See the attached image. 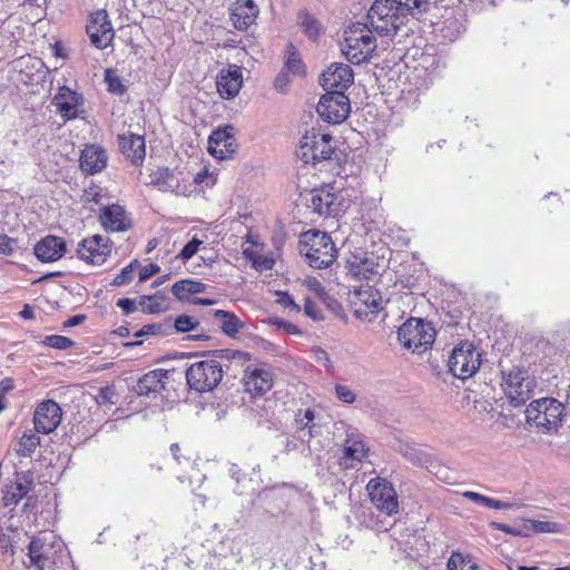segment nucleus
I'll list each match as a JSON object with an SVG mask.
<instances>
[{
  "mask_svg": "<svg viewBox=\"0 0 570 570\" xmlns=\"http://www.w3.org/2000/svg\"><path fill=\"white\" fill-rule=\"evenodd\" d=\"M167 379L168 372L166 370L149 371L137 381L134 391L139 396L156 399L165 390Z\"/></svg>",
  "mask_w": 570,
  "mask_h": 570,
  "instance_id": "20",
  "label": "nucleus"
},
{
  "mask_svg": "<svg viewBox=\"0 0 570 570\" xmlns=\"http://www.w3.org/2000/svg\"><path fill=\"white\" fill-rule=\"evenodd\" d=\"M105 81L108 85V90L116 95H122L126 91V86L122 80L112 70L107 69L105 71Z\"/></svg>",
  "mask_w": 570,
  "mask_h": 570,
  "instance_id": "47",
  "label": "nucleus"
},
{
  "mask_svg": "<svg viewBox=\"0 0 570 570\" xmlns=\"http://www.w3.org/2000/svg\"><path fill=\"white\" fill-rule=\"evenodd\" d=\"M402 454L416 466H423L429 462L428 454L414 446L405 445L402 449Z\"/></svg>",
  "mask_w": 570,
  "mask_h": 570,
  "instance_id": "42",
  "label": "nucleus"
},
{
  "mask_svg": "<svg viewBox=\"0 0 570 570\" xmlns=\"http://www.w3.org/2000/svg\"><path fill=\"white\" fill-rule=\"evenodd\" d=\"M277 303L284 307L289 308L291 311H294V312L301 311L299 305L295 303L292 295H289L287 292H277Z\"/></svg>",
  "mask_w": 570,
  "mask_h": 570,
  "instance_id": "58",
  "label": "nucleus"
},
{
  "mask_svg": "<svg viewBox=\"0 0 570 570\" xmlns=\"http://www.w3.org/2000/svg\"><path fill=\"white\" fill-rule=\"evenodd\" d=\"M117 306L120 307L122 312L127 315L135 312L136 309L135 301L130 298H119L117 302Z\"/></svg>",
  "mask_w": 570,
  "mask_h": 570,
  "instance_id": "64",
  "label": "nucleus"
},
{
  "mask_svg": "<svg viewBox=\"0 0 570 570\" xmlns=\"http://www.w3.org/2000/svg\"><path fill=\"white\" fill-rule=\"evenodd\" d=\"M33 483V476L30 472H20L17 473V479L14 483V490L18 491V495L26 497Z\"/></svg>",
  "mask_w": 570,
  "mask_h": 570,
  "instance_id": "46",
  "label": "nucleus"
},
{
  "mask_svg": "<svg viewBox=\"0 0 570 570\" xmlns=\"http://www.w3.org/2000/svg\"><path fill=\"white\" fill-rule=\"evenodd\" d=\"M368 449L360 436L348 435L343 448L341 464L345 468H354L356 463L363 461Z\"/></svg>",
  "mask_w": 570,
  "mask_h": 570,
  "instance_id": "28",
  "label": "nucleus"
},
{
  "mask_svg": "<svg viewBox=\"0 0 570 570\" xmlns=\"http://www.w3.org/2000/svg\"><path fill=\"white\" fill-rule=\"evenodd\" d=\"M228 471H229V475L232 476V479H234L236 482V488L234 491L237 494H243L248 489L247 483L252 482L253 479L252 478L248 479L247 475L235 463L230 464Z\"/></svg>",
  "mask_w": 570,
  "mask_h": 570,
  "instance_id": "40",
  "label": "nucleus"
},
{
  "mask_svg": "<svg viewBox=\"0 0 570 570\" xmlns=\"http://www.w3.org/2000/svg\"><path fill=\"white\" fill-rule=\"evenodd\" d=\"M335 394L340 401L347 404L353 403L356 399L354 392L346 385L337 384L335 386Z\"/></svg>",
  "mask_w": 570,
  "mask_h": 570,
  "instance_id": "56",
  "label": "nucleus"
},
{
  "mask_svg": "<svg viewBox=\"0 0 570 570\" xmlns=\"http://www.w3.org/2000/svg\"><path fill=\"white\" fill-rule=\"evenodd\" d=\"M566 405L554 397L532 401L525 409V421L543 433L557 432L562 425Z\"/></svg>",
  "mask_w": 570,
  "mask_h": 570,
  "instance_id": "2",
  "label": "nucleus"
},
{
  "mask_svg": "<svg viewBox=\"0 0 570 570\" xmlns=\"http://www.w3.org/2000/svg\"><path fill=\"white\" fill-rule=\"evenodd\" d=\"M189 180H150V186L160 190V191H171L176 195L189 196L194 189H196L197 183H203L204 180H191L189 187L187 184Z\"/></svg>",
  "mask_w": 570,
  "mask_h": 570,
  "instance_id": "29",
  "label": "nucleus"
},
{
  "mask_svg": "<svg viewBox=\"0 0 570 570\" xmlns=\"http://www.w3.org/2000/svg\"><path fill=\"white\" fill-rule=\"evenodd\" d=\"M23 497L18 495V491L14 487H10L3 494V503L6 507H14Z\"/></svg>",
  "mask_w": 570,
  "mask_h": 570,
  "instance_id": "61",
  "label": "nucleus"
},
{
  "mask_svg": "<svg viewBox=\"0 0 570 570\" xmlns=\"http://www.w3.org/2000/svg\"><path fill=\"white\" fill-rule=\"evenodd\" d=\"M533 533H557L560 532V525L556 522L550 521H538L532 520L530 524Z\"/></svg>",
  "mask_w": 570,
  "mask_h": 570,
  "instance_id": "53",
  "label": "nucleus"
},
{
  "mask_svg": "<svg viewBox=\"0 0 570 570\" xmlns=\"http://www.w3.org/2000/svg\"><path fill=\"white\" fill-rule=\"evenodd\" d=\"M406 19L396 0H375L367 11L365 24L380 36H394Z\"/></svg>",
  "mask_w": 570,
  "mask_h": 570,
  "instance_id": "5",
  "label": "nucleus"
},
{
  "mask_svg": "<svg viewBox=\"0 0 570 570\" xmlns=\"http://www.w3.org/2000/svg\"><path fill=\"white\" fill-rule=\"evenodd\" d=\"M110 198L108 190L92 180H90L88 186L82 188V193L80 195V202L83 204H101L105 199Z\"/></svg>",
  "mask_w": 570,
  "mask_h": 570,
  "instance_id": "35",
  "label": "nucleus"
},
{
  "mask_svg": "<svg viewBox=\"0 0 570 570\" xmlns=\"http://www.w3.org/2000/svg\"><path fill=\"white\" fill-rule=\"evenodd\" d=\"M118 145L121 154L132 164L141 163L146 155L145 139L140 135L124 134L118 136Z\"/></svg>",
  "mask_w": 570,
  "mask_h": 570,
  "instance_id": "27",
  "label": "nucleus"
},
{
  "mask_svg": "<svg viewBox=\"0 0 570 570\" xmlns=\"http://www.w3.org/2000/svg\"><path fill=\"white\" fill-rule=\"evenodd\" d=\"M243 382L246 392L253 396H261L273 387V373L266 365L254 368L247 367Z\"/></svg>",
  "mask_w": 570,
  "mask_h": 570,
  "instance_id": "19",
  "label": "nucleus"
},
{
  "mask_svg": "<svg viewBox=\"0 0 570 570\" xmlns=\"http://www.w3.org/2000/svg\"><path fill=\"white\" fill-rule=\"evenodd\" d=\"M214 317L218 321L222 332L229 337H235L243 327V322L232 312L216 309Z\"/></svg>",
  "mask_w": 570,
  "mask_h": 570,
  "instance_id": "31",
  "label": "nucleus"
},
{
  "mask_svg": "<svg viewBox=\"0 0 570 570\" xmlns=\"http://www.w3.org/2000/svg\"><path fill=\"white\" fill-rule=\"evenodd\" d=\"M106 150L96 145L87 146L80 156V168L87 175H97L107 166Z\"/></svg>",
  "mask_w": 570,
  "mask_h": 570,
  "instance_id": "26",
  "label": "nucleus"
},
{
  "mask_svg": "<svg viewBox=\"0 0 570 570\" xmlns=\"http://www.w3.org/2000/svg\"><path fill=\"white\" fill-rule=\"evenodd\" d=\"M449 570H480L479 566L473 562L470 558H465L463 554L455 552L452 553L448 561Z\"/></svg>",
  "mask_w": 570,
  "mask_h": 570,
  "instance_id": "39",
  "label": "nucleus"
},
{
  "mask_svg": "<svg viewBox=\"0 0 570 570\" xmlns=\"http://www.w3.org/2000/svg\"><path fill=\"white\" fill-rule=\"evenodd\" d=\"M37 433L28 430L19 438L14 445V451L19 456L31 458L40 444V436Z\"/></svg>",
  "mask_w": 570,
  "mask_h": 570,
  "instance_id": "34",
  "label": "nucleus"
},
{
  "mask_svg": "<svg viewBox=\"0 0 570 570\" xmlns=\"http://www.w3.org/2000/svg\"><path fill=\"white\" fill-rule=\"evenodd\" d=\"M33 253L42 263L59 261L66 253V242L61 237L48 235L35 245Z\"/></svg>",
  "mask_w": 570,
  "mask_h": 570,
  "instance_id": "22",
  "label": "nucleus"
},
{
  "mask_svg": "<svg viewBox=\"0 0 570 570\" xmlns=\"http://www.w3.org/2000/svg\"><path fill=\"white\" fill-rule=\"evenodd\" d=\"M312 421H315V413L313 410L311 409H306V410H298L297 413L295 414V426H296V431H295V438L297 439L298 436V432H303L305 431L309 424H312Z\"/></svg>",
  "mask_w": 570,
  "mask_h": 570,
  "instance_id": "43",
  "label": "nucleus"
},
{
  "mask_svg": "<svg viewBox=\"0 0 570 570\" xmlns=\"http://www.w3.org/2000/svg\"><path fill=\"white\" fill-rule=\"evenodd\" d=\"M489 527L493 530H500L514 537H518V534H523L522 532L518 531V525H509L505 523L492 521L489 523Z\"/></svg>",
  "mask_w": 570,
  "mask_h": 570,
  "instance_id": "62",
  "label": "nucleus"
},
{
  "mask_svg": "<svg viewBox=\"0 0 570 570\" xmlns=\"http://www.w3.org/2000/svg\"><path fill=\"white\" fill-rule=\"evenodd\" d=\"M332 140L330 134L313 127L301 137L296 155L306 165L330 167L332 155L335 153Z\"/></svg>",
  "mask_w": 570,
  "mask_h": 570,
  "instance_id": "3",
  "label": "nucleus"
},
{
  "mask_svg": "<svg viewBox=\"0 0 570 570\" xmlns=\"http://www.w3.org/2000/svg\"><path fill=\"white\" fill-rule=\"evenodd\" d=\"M354 316L364 322H372L383 311V298L376 288L362 285L351 295Z\"/></svg>",
  "mask_w": 570,
  "mask_h": 570,
  "instance_id": "10",
  "label": "nucleus"
},
{
  "mask_svg": "<svg viewBox=\"0 0 570 570\" xmlns=\"http://www.w3.org/2000/svg\"><path fill=\"white\" fill-rule=\"evenodd\" d=\"M138 267V261H132L130 264L125 266L119 274L115 276L111 282L112 286H122L129 284L134 278L135 269Z\"/></svg>",
  "mask_w": 570,
  "mask_h": 570,
  "instance_id": "45",
  "label": "nucleus"
},
{
  "mask_svg": "<svg viewBox=\"0 0 570 570\" xmlns=\"http://www.w3.org/2000/svg\"><path fill=\"white\" fill-rule=\"evenodd\" d=\"M50 550H45V553L41 554L39 562H37L36 568L38 570H53L55 567L61 562L62 553L65 551L63 544L58 543H49Z\"/></svg>",
  "mask_w": 570,
  "mask_h": 570,
  "instance_id": "33",
  "label": "nucleus"
},
{
  "mask_svg": "<svg viewBox=\"0 0 570 570\" xmlns=\"http://www.w3.org/2000/svg\"><path fill=\"white\" fill-rule=\"evenodd\" d=\"M350 273L357 277H366V273L372 271V267L367 259L354 257L353 261H348Z\"/></svg>",
  "mask_w": 570,
  "mask_h": 570,
  "instance_id": "48",
  "label": "nucleus"
},
{
  "mask_svg": "<svg viewBox=\"0 0 570 570\" xmlns=\"http://www.w3.org/2000/svg\"><path fill=\"white\" fill-rule=\"evenodd\" d=\"M164 302L165 296L164 295H153V296H142L141 298V305L142 309L145 312L155 314L164 311Z\"/></svg>",
  "mask_w": 570,
  "mask_h": 570,
  "instance_id": "44",
  "label": "nucleus"
},
{
  "mask_svg": "<svg viewBox=\"0 0 570 570\" xmlns=\"http://www.w3.org/2000/svg\"><path fill=\"white\" fill-rule=\"evenodd\" d=\"M43 343L56 350H67L73 345V342L69 337L62 335L46 336Z\"/></svg>",
  "mask_w": 570,
  "mask_h": 570,
  "instance_id": "52",
  "label": "nucleus"
},
{
  "mask_svg": "<svg viewBox=\"0 0 570 570\" xmlns=\"http://www.w3.org/2000/svg\"><path fill=\"white\" fill-rule=\"evenodd\" d=\"M81 101V96L66 86L60 87L57 95L52 98V105L59 115L68 120L78 116V107Z\"/></svg>",
  "mask_w": 570,
  "mask_h": 570,
  "instance_id": "24",
  "label": "nucleus"
},
{
  "mask_svg": "<svg viewBox=\"0 0 570 570\" xmlns=\"http://www.w3.org/2000/svg\"><path fill=\"white\" fill-rule=\"evenodd\" d=\"M203 244V240L194 236L191 240H189L180 250L178 254V257L183 261L190 259L199 249L200 245Z\"/></svg>",
  "mask_w": 570,
  "mask_h": 570,
  "instance_id": "54",
  "label": "nucleus"
},
{
  "mask_svg": "<svg viewBox=\"0 0 570 570\" xmlns=\"http://www.w3.org/2000/svg\"><path fill=\"white\" fill-rule=\"evenodd\" d=\"M159 271H160V267L154 263L144 266L139 271V282H145V281L149 279L151 276L157 274Z\"/></svg>",
  "mask_w": 570,
  "mask_h": 570,
  "instance_id": "63",
  "label": "nucleus"
},
{
  "mask_svg": "<svg viewBox=\"0 0 570 570\" xmlns=\"http://www.w3.org/2000/svg\"><path fill=\"white\" fill-rule=\"evenodd\" d=\"M116 391L114 385H106L98 390V393L95 396L97 404L107 405L115 404Z\"/></svg>",
  "mask_w": 570,
  "mask_h": 570,
  "instance_id": "51",
  "label": "nucleus"
},
{
  "mask_svg": "<svg viewBox=\"0 0 570 570\" xmlns=\"http://www.w3.org/2000/svg\"><path fill=\"white\" fill-rule=\"evenodd\" d=\"M210 358L216 360H225V361H238L239 363H244L249 360L248 353L238 351V350H232V348H225V350H215L209 352Z\"/></svg>",
  "mask_w": 570,
  "mask_h": 570,
  "instance_id": "38",
  "label": "nucleus"
},
{
  "mask_svg": "<svg viewBox=\"0 0 570 570\" xmlns=\"http://www.w3.org/2000/svg\"><path fill=\"white\" fill-rule=\"evenodd\" d=\"M399 4V9L404 12L407 17L409 14L414 16L416 13H421L426 10L428 0H396Z\"/></svg>",
  "mask_w": 570,
  "mask_h": 570,
  "instance_id": "41",
  "label": "nucleus"
},
{
  "mask_svg": "<svg viewBox=\"0 0 570 570\" xmlns=\"http://www.w3.org/2000/svg\"><path fill=\"white\" fill-rule=\"evenodd\" d=\"M299 253L305 256L313 268H326L336 257V248L332 237L321 230L312 229L304 233L299 239Z\"/></svg>",
  "mask_w": 570,
  "mask_h": 570,
  "instance_id": "4",
  "label": "nucleus"
},
{
  "mask_svg": "<svg viewBox=\"0 0 570 570\" xmlns=\"http://www.w3.org/2000/svg\"><path fill=\"white\" fill-rule=\"evenodd\" d=\"M258 7L253 0H236L230 11V20L237 30H246L257 18Z\"/></svg>",
  "mask_w": 570,
  "mask_h": 570,
  "instance_id": "25",
  "label": "nucleus"
},
{
  "mask_svg": "<svg viewBox=\"0 0 570 570\" xmlns=\"http://www.w3.org/2000/svg\"><path fill=\"white\" fill-rule=\"evenodd\" d=\"M223 376V364L210 357L190 364L186 371L188 386L198 393L213 391L220 383Z\"/></svg>",
  "mask_w": 570,
  "mask_h": 570,
  "instance_id": "7",
  "label": "nucleus"
},
{
  "mask_svg": "<svg viewBox=\"0 0 570 570\" xmlns=\"http://www.w3.org/2000/svg\"><path fill=\"white\" fill-rule=\"evenodd\" d=\"M292 73L282 69L274 81V87L279 92H285L289 82L292 81Z\"/></svg>",
  "mask_w": 570,
  "mask_h": 570,
  "instance_id": "57",
  "label": "nucleus"
},
{
  "mask_svg": "<svg viewBox=\"0 0 570 570\" xmlns=\"http://www.w3.org/2000/svg\"><path fill=\"white\" fill-rule=\"evenodd\" d=\"M99 220L107 232L119 233L131 228L130 214L119 204L104 206L100 209Z\"/></svg>",
  "mask_w": 570,
  "mask_h": 570,
  "instance_id": "18",
  "label": "nucleus"
},
{
  "mask_svg": "<svg viewBox=\"0 0 570 570\" xmlns=\"http://www.w3.org/2000/svg\"><path fill=\"white\" fill-rule=\"evenodd\" d=\"M304 313L314 321L323 318V314L318 305L309 298L305 299Z\"/></svg>",
  "mask_w": 570,
  "mask_h": 570,
  "instance_id": "59",
  "label": "nucleus"
},
{
  "mask_svg": "<svg viewBox=\"0 0 570 570\" xmlns=\"http://www.w3.org/2000/svg\"><path fill=\"white\" fill-rule=\"evenodd\" d=\"M318 434L320 426L315 423V421H312V424H309L305 431L298 432L297 439L303 443H309V441Z\"/></svg>",
  "mask_w": 570,
  "mask_h": 570,
  "instance_id": "60",
  "label": "nucleus"
},
{
  "mask_svg": "<svg viewBox=\"0 0 570 570\" xmlns=\"http://www.w3.org/2000/svg\"><path fill=\"white\" fill-rule=\"evenodd\" d=\"M62 411L59 404L52 400H46L38 404L33 414L35 430L38 433L50 434L60 424Z\"/></svg>",
  "mask_w": 570,
  "mask_h": 570,
  "instance_id": "15",
  "label": "nucleus"
},
{
  "mask_svg": "<svg viewBox=\"0 0 570 570\" xmlns=\"http://www.w3.org/2000/svg\"><path fill=\"white\" fill-rule=\"evenodd\" d=\"M234 128L226 126L212 132L208 138V151L216 158L226 159L235 151Z\"/></svg>",
  "mask_w": 570,
  "mask_h": 570,
  "instance_id": "21",
  "label": "nucleus"
},
{
  "mask_svg": "<svg viewBox=\"0 0 570 570\" xmlns=\"http://www.w3.org/2000/svg\"><path fill=\"white\" fill-rule=\"evenodd\" d=\"M351 110L348 97L341 91H326L317 104L316 111L328 124L343 122Z\"/></svg>",
  "mask_w": 570,
  "mask_h": 570,
  "instance_id": "11",
  "label": "nucleus"
},
{
  "mask_svg": "<svg viewBox=\"0 0 570 570\" xmlns=\"http://www.w3.org/2000/svg\"><path fill=\"white\" fill-rule=\"evenodd\" d=\"M216 85L222 98L232 99L236 97L243 85V72L240 67L232 65L227 70H222L217 77Z\"/></svg>",
  "mask_w": 570,
  "mask_h": 570,
  "instance_id": "23",
  "label": "nucleus"
},
{
  "mask_svg": "<svg viewBox=\"0 0 570 570\" xmlns=\"http://www.w3.org/2000/svg\"><path fill=\"white\" fill-rule=\"evenodd\" d=\"M111 252L109 239L101 235H94L89 238L82 239L78 244V256L94 265H101L106 262L107 256Z\"/></svg>",
  "mask_w": 570,
  "mask_h": 570,
  "instance_id": "16",
  "label": "nucleus"
},
{
  "mask_svg": "<svg viewBox=\"0 0 570 570\" xmlns=\"http://www.w3.org/2000/svg\"><path fill=\"white\" fill-rule=\"evenodd\" d=\"M371 502L389 515L399 512V500L393 484L383 478L371 479L366 485Z\"/></svg>",
  "mask_w": 570,
  "mask_h": 570,
  "instance_id": "12",
  "label": "nucleus"
},
{
  "mask_svg": "<svg viewBox=\"0 0 570 570\" xmlns=\"http://www.w3.org/2000/svg\"><path fill=\"white\" fill-rule=\"evenodd\" d=\"M354 81L352 68L345 63H332L321 76L320 83L325 91L344 92Z\"/></svg>",
  "mask_w": 570,
  "mask_h": 570,
  "instance_id": "17",
  "label": "nucleus"
},
{
  "mask_svg": "<svg viewBox=\"0 0 570 570\" xmlns=\"http://www.w3.org/2000/svg\"><path fill=\"white\" fill-rule=\"evenodd\" d=\"M335 180L315 189L312 195V206L320 215H336L344 205L343 190H338Z\"/></svg>",
  "mask_w": 570,
  "mask_h": 570,
  "instance_id": "13",
  "label": "nucleus"
},
{
  "mask_svg": "<svg viewBox=\"0 0 570 570\" xmlns=\"http://www.w3.org/2000/svg\"><path fill=\"white\" fill-rule=\"evenodd\" d=\"M435 334L432 323L411 317L399 328L397 338L405 348L420 354L432 346Z\"/></svg>",
  "mask_w": 570,
  "mask_h": 570,
  "instance_id": "8",
  "label": "nucleus"
},
{
  "mask_svg": "<svg viewBox=\"0 0 570 570\" xmlns=\"http://www.w3.org/2000/svg\"><path fill=\"white\" fill-rule=\"evenodd\" d=\"M537 380L522 366H512L501 371V389L513 407L524 405L534 394Z\"/></svg>",
  "mask_w": 570,
  "mask_h": 570,
  "instance_id": "1",
  "label": "nucleus"
},
{
  "mask_svg": "<svg viewBox=\"0 0 570 570\" xmlns=\"http://www.w3.org/2000/svg\"><path fill=\"white\" fill-rule=\"evenodd\" d=\"M205 289L206 284L191 279L178 281L171 287L174 296L179 301H187L190 295L203 293Z\"/></svg>",
  "mask_w": 570,
  "mask_h": 570,
  "instance_id": "32",
  "label": "nucleus"
},
{
  "mask_svg": "<svg viewBox=\"0 0 570 570\" xmlns=\"http://www.w3.org/2000/svg\"><path fill=\"white\" fill-rule=\"evenodd\" d=\"M421 67L426 76L433 80L442 75L446 68V59L441 53L424 52L421 58Z\"/></svg>",
  "mask_w": 570,
  "mask_h": 570,
  "instance_id": "30",
  "label": "nucleus"
},
{
  "mask_svg": "<svg viewBox=\"0 0 570 570\" xmlns=\"http://www.w3.org/2000/svg\"><path fill=\"white\" fill-rule=\"evenodd\" d=\"M298 24L301 26L303 32L311 40L315 41L318 38L321 24L312 14L307 12H301L298 14Z\"/></svg>",
  "mask_w": 570,
  "mask_h": 570,
  "instance_id": "36",
  "label": "nucleus"
},
{
  "mask_svg": "<svg viewBox=\"0 0 570 570\" xmlns=\"http://www.w3.org/2000/svg\"><path fill=\"white\" fill-rule=\"evenodd\" d=\"M449 370L458 379L471 377L481 365V353L473 343L462 341L454 346L449 357Z\"/></svg>",
  "mask_w": 570,
  "mask_h": 570,
  "instance_id": "9",
  "label": "nucleus"
},
{
  "mask_svg": "<svg viewBox=\"0 0 570 570\" xmlns=\"http://www.w3.org/2000/svg\"><path fill=\"white\" fill-rule=\"evenodd\" d=\"M367 24L355 22L345 30L342 53L353 65L367 61L376 48L375 38Z\"/></svg>",
  "mask_w": 570,
  "mask_h": 570,
  "instance_id": "6",
  "label": "nucleus"
},
{
  "mask_svg": "<svg viewBox=\"0 0 570 570\" xmlns=\"http://www.w3.org/2000/svg\"><path fill=\"white\" fill-rule=\"evenodd\" d=\"M18 249V239L9 237L6 234H0V254L12 255Z\"/></svg>",
  "mask_w": 570,
  "mask_h": 570,
  "instance_id": "55",
  "label": "nucleus"
},
{
  "mask_svg": "<svg viewBox=\"0 0 570 570\" xmlns=\"http://www.w3.org/2000/svg\"><path fill=\"white\" fill-rule=\"evenodd\" d=\"M284 70L288 71L293 76L303 73V63L297 52H288L287 59L283 67Z\"/></svg>",
  "mask_w": 570,
  "mask_h": 570,
  "instance_id": "49",
  "label": "nucleus"
},
{
  "mask_svg": "<svg viewBox=\"0 0 570 570\" xmlns=\"http://www.w3.org/2000/svg\"><path fill=\"white\" fill-rule=\"evenodd\" d=\"M198 321L194 320L193 317L186 314H181L175 318L174 326L177 332L186 333L194 331L198 326Z\"/></svg>",
  "mask_w": 570,
  "mask_h": 570,
  "instance_id": "50",
  "label": "nucleus"
},
{
  "mask_svg": "<svg viewBox=\"0 0 570 570\" xmlns=\"http://www.w3.org/2000/svg\"><path fill=\"white\" fill-rule=\"evenodd\" d=\"M50 550L49 543H47V537L43 538H32L28 546L29 558L32 566L36 567L37 562L41 558V554L45 553V550Z\"/></svg>",
  "mask_w": 570,
  "mask_h": 570,
  "instance_id": "37",
  "label": "nucleus"
},
{
  "mask_svg": "<svg viewBox=\"0 0 570 570\" xmlns=\"http://www.w3.org/2000/svg\"><path fill=\"white\" fill-rule=\"evenodd\" d=\"M86 30L91 43L98 49H106L111 45L115 37L111 21L104 9H99L90 14Z\"/></svg>",
  "mask_w": 570,
  "mask_h": 570,
  "instance_id": "14",
  "label": "nucleus"
}]
</instances>
